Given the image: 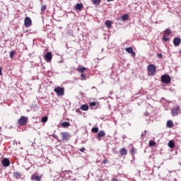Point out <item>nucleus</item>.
I'll use <instances>...</instances> for the list:
<instances>
[{
    "mask_svg": "<svg viewBox=\"0 0 181 181\" xmlns=\"http://www.w3.org/2000/svg\"><path fill=\"white\" fill-rule=\"evenodd\" d=\"M147 70L148 71V76H155L156 74V66L153 64L148 65Z\"/></svg>",
    "mask_w": 181,
    "mask_h": 181,
    "instance_id": "nucleus-1",
    "label": "nucleus"
},
{
    "mask_svg": "<svg viewBox=\"0 0 181 181\" xmlns=\"http://www.w3.org/2000/svg\"><path fill=\"white\" fill-rule=\"evenodd\" d=\"M54 93H56L57 97L64 95V88L57 86L54 89Z\"/></svg>",
    "mask_w": 181,
    "mask_h": 181,
    "instance_id": "nucleus-2",
    "label": "nucleus"
},
{
    "mask_svg": "<svg viewBox=\"0 0 181 181\" xmlns=\"http://www.w3.org/2000/svg\"><path fill=\"white\" fill-rule=\"evenodd\" d=\"M170 33H172L170 29H166L164 31L163 36V40H164V42H169V40H170V38H169V35H170Z\"/></svg>",
    "mask_w": 181,
    "mask_h": 181,
    "instance_id": "nucleus-3",
    "label": "nucleus"
},
{
    "mask_svg": "<svg viewBox=\"0 0 181 181\" xmlns=\"http://www.w3.org/2000/svg\"><path fill=\"white\" fill-rule=\"evenodd\" d=\"M172 79L170 78V76L168 74L163 75L161 76V82L164 84H169Z\"/></svg>",
    "mask_w": 181,
    "mask_h": 181,
    "instance_id": "nucleus-4",
    "label": "nucleus"
},
{
    "mask_svg": "<svg viewBox=\"0 0 181 181\" xmlns=\"http://www.w3.org/2000/svg\"><path fill=\"white\" fill-rule=\"evenodd\" d=\"M28 117L25 116H21V118L18 120V124L21 125V127H23L24 125H26L28 124Z\"/></svg>",
    "mask_w": 181,
    "mask_h": 181,
    "instance_id": "nucleus-5",
    "label": "nucleus"
},
{
    "mask_svg": "<svg viewBox=\"0 0 181 181\" xmlns=\"http://www.w3.org/2000/svg\"><path fill=\"white\" fill-rule=\"evenodd\" d=\"M70 134L66 132H61L60 134L61 141H69V139H70Z\"/></svg>",
    "mask_w": 181,
    "mask_h": 181,
    "instance_id": "nucleus-6",
    "label": "nucleus"
},
{
    "mask_svg": "<svg viewBox=\"0 0 181 181\" xmlns=\"http://www.w3.org/2000/svg\"><path fill=\"white\" fill-rule=\"evenodd\" d=\"M179 112H180V106H177L176 107H173L171 109V114L173 117H176V115H179Z\"/></svg>",
    "mask_w": 181,
    "mask_h": 181,
    "instance_id": "nucleus-7",
    "label": "nucleus"
},
{
    "mask_svg": "<svg viewBox=\"0 0 181 181\" xmlns=\"http://www.w3.org/2000/svg\"><path fill=\"white\" fill-rule=\"evenodd\" d=\"M24 25L26 28L32 26V20L29 17H25L24 20Z\"/></svg>",
    "mask_w": 181,
    "mask_h": 181,
    "instance_id": "nucleus-8",
    "label": "nucleus"
},
{
    "mask_svg": "<svg viewBox=\"0 0 181 181\" xmlns=\"http://www.w3.org/2000/svg\"><path fill=\"white\" fill-rule=\"evenodd\" d=\"M1 164L4 168H8V166H10L11 165V161L9 160V158H4L1 161Z\"/></svg>",
    "mask_w": 181,
    "mask_h": 181,
    "instance_id": "nucleus-9",
    "label": "nucleus"
},
{
    "mask_svg": "<svg viewBox=\"0 0 181 181\" xmlns=\"http://www.w3.org/2000/svg\"><path fill=\"white\" fill-rule=\"evenodd\" d=\"M125 50L126 52H127V53H129V54H132V57H135V56H136L135 51L132 49V47L125 48Z\"/></svg>",
    "mask_w": 181,
    "mask_h": 181,
    "instance_id": "nucleus-10",
    "label": "nucleus"
},
{
    "mask_svg": "<svg viewBox=\"0 0 181 181\" xmlns=\"http://www.w3.org/2000/svg\"><path fill=\"white\" fill-rule=\"evenodd\" d=\"M105 135V132L103 130L100 131L97 134L96 139H98V141H101V139L104 137Z\"/></svg>",
    "mask_w": 181,
    "mask_h": 181,
    "instance_id": "nucleus-11",
    "label": "nucleus"
},
{
    "mask_svg": "<svg viewBox=\"0 0 181 181\" xmlns=\"http://www.w3.org/2000/svg\"><path fill=\"white\" fill-rule=\"evenodd\" d=\"M52 52H47L45 56V59L47 62H52Z\"/></svg>",
    "mask_w": 181,
    "mask_h": 181,
    "instance_id": "nucleus-12",
    "label": "nucleus"
},
{
    "mask_svg": "<svg viewBox=\"0 0 181 181\" xmlns=\"http://www.w3.org/2000/svg\"><path fill=\"white\" fill-rule=\"evenodd\" d=\"M181 43V39L180 37H175L173 39V45L174 46H179Z\"/></svg>",
    "mask_w": 181,
    "mask_h": 181,
    "instance_id": "nucleus-13",
    "label": "nucleus"
},
{
    "mask_svg": "<svg viewBox=\"0 0 181 181\" xmlns=\"http://www.w3.org/2000/svg\"><path fill=\"white\" fill-rule=\"evenodd\" d=\"M119 153H120L121 156H127V155H128V151H127V148H122L119 150Z\"/></svg>",
    "mask_w": 181,
    "mask_h": 181,
    "instance_id": "nucleus-14",
    "label": "nucleus"
},
{
    "mask_svg": "<svg viewBox=\"0 0 181 181\" xmlns=\"http://www.w3.org/2000/svg\"><path fill=\"white\" fill-rule=\"evenodd\" d=\"M31 180H36V181H42V176L36 175H33L31 176Z\"/></svg>",
    "mask_w": 181,
    "mask_h": 181,
    "instance_id": "nucleus-15",
    "label": "nucleus"
},
{
    "mask_svg": "<svg viewBox=\"0 0 181 181\" xmlns=\"http://www.w3.org/2000/svg\"><path fill=\"white\" fill-rule=\"evenodd\" d=\"M13 176L16 179H21V177H22V173L16 171L13 173Z\"/></svg>",
    "mask_w": 181,
    "mask_h": 181,
    "instance_id": "nucleus-16",
    "label": "nucleus"
},
{
    "mask_svg": "<svg viewBox=\"0 0 181 181\" xmlns=\"http://www.w3.org/2000/svg\"><path fill=\"white\" fill-rule=\"evenodd\" d=\"M76 70L77 71H78V73H84L86 70H87V68L84 66H80L78 69H76Z\"/></svg>",
    "mask_w": 181,
    "mask_h": 181,
    "instance_id": "nucleus-17",
    "label": "nucleus"
},
{
    "mask_svg": "<svg viewBox=\"0 0 181 181\" xmlns=\"http://www.w3.org/2000/svg\"><path fill=\"white\" fill-rule=\"evenodd\" d=\"M62 128H69L70 127V123L68 122H64L61 124Z\"/></svg>",
    "mask_w": 181,
    "mask_h": 181,
    "instance_id": "nucleus-18",
    "label": "nucleus"
},
{
    "mask_svg": "<svg viewBox=\"0 0 181 181\" xmlns=\"http://www.w3.org/2000/svg\"><path fill=\"white\" fill-rule=\"evenodd\" d=\"M80 110H81V111H88V105H82L80 107Z\"/></svg>",
    "mask_w": 181,
    "mask_h": 181,
    "instance_id": "nucleus-19",
    "label": "nucleus"
},
{
    "mask_svg": "<svg viewBox=\"0 0 181 181\" xmlns=\"http://www.w3.org/2000/svg\"><path fill=\"white\" fill-rule=\"evenodd\" d=\"M76 11H81L83 9V4H77L75 6Z\"/></svg>",
    "mask_w": 181,
    "mask_h": 181,
    "instance_id": "nucleus-20",
    "label": "nucleus"
},
{
    "mask_svg": "<svg viewBox=\"0 0 181 181\" xmlns=\"http://www.w3.org/2000/svg\"><path fill=\"white\" fill-rule=\"evenodd\" d=\"M129 19V16H128V14H124L122 16V21H123V22H125Z\"/></svg>",
    "mask_w": 181,
    "mask_h": 181,
    "instance_id": "nucleus-21",
    "label": "nucleus"
},
{
    "mask_svg": "<svg viewBox=\"0 0 181 181\" xmlns=\"http://www.w3.org/2000/svg\"><path fill=\"white\" fill-rule=\"evenodd\" d=\"M167 127L168 128L173 127V122H172V120H168L167 121Z\"/></svg>",
    "mask_w": 181,
    "mask_h": 181,
    "instance_id": "nucleus-22",
    "label": "nucleus"
},
{
    "mask_svg": "<svg viewBox=\"0 0 181 181\" xmlns=\"http://www.w3.org/2000/svg\"><path fill=\"white\" fill-rule=\"evenodd\" d=\"M105 25H106L107 28H111L112 25V22H111V21H106L105 23Z\"/></svg>",
    "mask_w": 181,
    "mask_h": 181,
    "instance_id": "nucleus-23",
    "label": "nucleus"
},
{
    "mask_svg": "<svg viewBox=\"0 0 181 181\" xmlns=\"http://www.w3.org/2000/svg\"><path fill=\"white\" fill-rule=\"evenodd\" d=\"M46 9H47V6L46 5H41V12L42 13H44V12L46 11Z\"/></svg>",
    "mask_w": 181,
    "mask_h": 181,
    "instance_id": "nucleus-24",
    "label": "nucleus"
},
{
    "mask_svg": "<svg viewBox=\"0 0 181 181\" xmlns=\"http://www.w3.org/2000/svg\"><path fill=\"white\" fill-rule=\"evenodd\" d=\"M93 5H100L101 0H92Z\"/></svg>",
    "mask_w": 181,
    "mask_h": 181,
    "instance_id": "nucleus-25",
    "label": "nucleus"
},
{
    "mask_svg": "<svg viewBox=\"0 0 181 181\" xmlns=\"http://www.w3.org/2000/svg\"><path fill=\"white\" fill-rule=\"evenodd\" d=\"M169 148H175V142L170 141L168 143Z\"/></svg>",
    "mask_w": 181,
    "mask_h": 181,
    "instance_id": "nucleus-26",
    "label": "nucleus"
},
{
    "mask_svg": "<svg viewBox=\"0 0 181 181\" xmlns=\"http://www.w3.org/2000/svg\"><path fill=\"white\" fill-rule=\"evenodd\" d=\"M148 145L149 146H155L156 145V142L155 141H150Z\"/></svg>",
    "mask_w": 181,
    "mask_h": 181,
    "instance_id": "nucleus-27",
    "label": "nucleus"
},
{
    "mask_svg": "<svg viewBox=\"0 0 181 181\" xmlns=\"http://www.w3.org/2000/svg\"><path fill=\"white\" fill-rule=\"evenodd\" d=\"M15 54H16V52L15 51H11L10 52V57H11V59H13V56H15Z\"/></svg>",
    "mask_w": 181,
    "mask_h": 181,
    "instance_id": "nucleus-28",
    "label": "nucleus"
},
{
    "mask_svg": "<svg viewBox=\"0 0 181 181\" xmlns=\"http://www.w3.org/2000/svg\"><path fill=\"white\" fill-rule=\"evenodd\" d=\"M92 132H93L94 134H97V132H98V127H93Z\"/></svg>",
    "mask_w": 181,
    "mask_h": 181,
    "instance_id": "nucleus-29",
    "label": "nucleus"
},
{
    "mask_svg": "<svg viewBox=\"0 0 181 181\" xmlns=\"http://www.w3.org/2000/svg\"><path fill=\"white\" fill-rule=\"evenodd\" d=\"M42 122H47V117L44 116L42 119H41Z\"/></svg>",
    "mask_w": 181,
    "mask_h": 181,
    "instance_id": "nucleus-30",
    "label": "nucleus"
},
{
    "mask_svg": "<svg viewBox=\"0 0 181 181\" xmlns=\"http://www.w3.org/2000/svg\"><path fill=\"white\" fill-rule=\"evenodd\" d=\"M90 107H95L97 105V103L95 102H91L89 103Z\"/></svg>",
    "mask_w": 181,
    "mask_h": 181,
    "instance_id": "nucleus-31",
    "label": "nucleus"
},
{
    "mask_svg": "<svg viewBox=\"0 0 181 181\" xmlns=\"http://www.w3.org/2000/svg\"><path fill=\"white\" fill-rule=\"evenodd\" d=\"M129 152L132 155H135V148H132V149L129 150Z\"/></svg>",
    "mask_w": 181,
    "mask_h": 181,
    "instance_id": "nucleus-32",
    "label": "nucleus"
},
{
    "mask_svg": "<svg viewBox=\"0 0 181 181\" xmlns=\"http://www.w3.org/2000/svg\"><path fill=\"white\" fill-rule=\"evenodd\" d=\"M81 77H82V80H86V77H87V75L86 74H83V72L81 74Z\"/></svg>",
    "mask_w": 181,
    "mask_h": 181,
    "instance_id": "nucleus-33",
    "label": "nucleus"
},
{
    "mask_svg": "<svg viewBox=\"0 0 181 181\" xmlns=\"http://www.w3.org/2000/svg\"><path fill=\"white\" fill-rule=\"evenodd\" d=\"M102 163H103L104 165L108 163V159L105 158L103 160Z\"/></svg>",
    "mask_w": 181,
    "mask_h": 181,
    "instance_id": "nucleus-34",
    "label": "nucleus"
},
{
    "mask_svg": "<svg viewBox=\"0 0 181 181\" xmlns=\"http://www.w3.org/2000/svg\"><path fill=\"white\" fill-rule=\"evenodd\" d=\"M157 56L159 59H163V55H162V54H158Z\"/></svg>",
    "mask_w": 181,
    "mask_h": 181,
    "instance_id": "nucleus-35",
    "label": "nucleus"
},
{
    "mask_svg": "<svg viewBox=\"0 0 181 181\" xmlns=\"http://www.w3.org/2000/svg\"><path fill=\"white\" fill-rule=\"evenodd\" d=\"M79 151H80L81 152H84V151H86V148L82 147L81 148L79 149Z\"/></svg>",
    "mask_w": 181,
    "mask_h": 181,
    "instance_id": "nucleus-36",
    "label": "nucleus"
},
{
    "mask_svg": "<svg viewBox=\"0 0 181 181\" xmlns=\"http://www.w3.org/2000/svg\"><path fill=\"white\" fill-rule=\"evenodd\" d=\"M0 76H2V68L0 67Z\"/></svg>",
    "mask_w": 181,
    "mask_h": 181,
    "instance_id": "nucleus-37",
    "label": "nucleus"
},
{
    "mask_svg": "<svg viewBox=\"0 0 181 181\" xmlns=\"http://www.w3.org/2000/svg\"><path fill=\"white\" fill-rule=\"evenodd\" d=\"M112 181H118V180L117 178H113Z\"/></svg>",
    "mask_w": 181,
    "mask_h": 181,
    "instance_id": "nucleus-38",
    "label": "nucleus"
},
{
    "mask_svg": "<svg viewBox=\"0 0 181 181\" xmlns=\"http://www.w3.org/2000/svg\"><path fill=\"white\" fill-rule=\"evenodd\" d=\"M76 112H80V109H76Z\"/></svg>",
    "mask_w": 181,
    "mask_h": 181,
    "instance_id": "nucleus-39",
    "label": "nucleus"
},
{
    "mask_svg": "<svg viewBox=\"0 0 181 181\" xmlns=\"http://www.w3.org/2000/svg\"><path fill=\"white\" fill-rule=\"evenodd\" d=\"M107 2H112V1H114V0H107Z\"/></svg>",
    "mask_w": 181,
    "mask_h": 181,
    "instance_id": "nucleus-40",
    "label": "nucleus"
}]
</instances>
